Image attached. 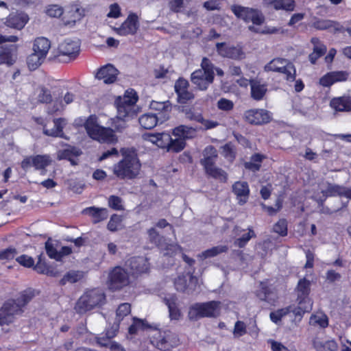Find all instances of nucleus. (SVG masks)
Listing matches in <instances>:
<instances>
[{"mask_svg": "<svg viewBox=\"0 0 351 351\" xmlns=\"http://www.w3.org/2000/svg\"><path fill=\"white\" fill-rule=\"evenodd\" d=\"M46 13L51 17L58 18L62 15L63 9L58 5H51L47 8Z\"/></svg>", "mask_w": 351, "mask_h": 351, "instance_id": "obj_62", "label": "nucleus"}, {"mask_svg": "<svg viewBox=\"0 0 351 351\" xmlns=\"http://www.w3.org/2000/svg\"><path fill=\"white\" fill-rule=\"evenodd\" d=\"M178 97V102L182 104H186L188 101L195 98L194 94L189 90H182L176 93Z\"/></svg>", "mask_w": 351, "mask_h": 351, "instance_id": "obj_58", "label": "nucleus"}, {"mask_svg": "<svg viewBox=\"0 0 351 351\" xmlns=\"http://www.w3.org/2000/svg\"><path fill=\"white\" fill-rule=\"evenodd\" d=\"M297 291V301L299 306H312L309 294L311 293V282L305 278L299 280L295 288Z\"/></svg>", "mask_w": 351, "mask_h": 351, "instance_id": "obj_15", "label": "nucleus"}, {"mask_svg": "<svg viewBox=\"0 0 351 351\" xmlns=\"http://www.w3.org/2000/svg\"><path fill=\"white\" fill-rule=\"evenodd\" d=\"M131 304L130 303H122L119 305L116 311V319L121 322L125 317L130 314Z\"/></svg>", "mask_w": 351, "mask_h": 351, "instance_id": "obj_49", "label": "nucleus"}, {"mask_svg": "<svg viewBox=\"0 0 351 351\" xmlns=\"http://www.w3.org/2000/svg\"><path fill=\"white\" fill-rule=\"evenodd\" d=\"M266 158V156L263 154L255 153L251 156L250 161L244 162V167L253 172L258 171L261 168L263 161Z\"/></svg>", "mask_w": 351, "mask_h": 351, "instance_id": "obj_34", "label": "nucleus"}, {"mask_svg": "<svg viewBox=\"0 0 351 351\" xmlns=\"http://www.w3.org/2000/svg\"><path fill=\"white\" fill-rule=\"evenodd\" d=\"M46 57H43L41 54L34 51L27 58V64L29 70L34 71L38 68L43 62Z\"/></svg>", "mask_w": 351, "mask_h": 351, "instance_id": "obj_43", "label": "nucleus"}, {"mask_svg": "<svg viewBox=\"0 0 351 351\" xmlns=\"http://www.w3.org/2000/svg\"><path fill=\"white\" fill-rule=\"evenodd\" d=\"M221 308L219 301L212 300L206 302H197L189 307L188 317L190 320L196 321L203 317H216Z\"/></svg>", "mask_w": 351, "mask_h": 351, "instance_id": "obj_7", "label": "nucleus"}, {"mask_svg": "<svg viewBox=\"0 0 351 351\" xmlns=\"http://www.w3.org/2000/svg\"><path fill=\"white\" fill-rule=\"evenodd\" d=\"M112 125L114 129L99 125L95 115H90L84 123V128L88 136L99 143H113L117 141L115 132H121L125 126L112 122Z\"/></svg>", "mask_w": 351, "mask_h": 351, "instance_id": "obj_2", "label": "nucleus"}, {"mask_svg": "<svg viewBox=\"0 0 351 351\" xmlns=\"http://www.w3.org/2000/svg\"><path fill=\"white\" fill-rule=\"evenodd\" d=\"M132 276H138L149 271L148 260L143 256H133L126 262Z\"/></svg>", "mask_w": 351, "mask_h": 351, "instance_id": "obj_16", "label": "nucleus"}, {"mask_svg": "<svg viewBox=\"0 0 351 351\" xmlns=\"http://www.w3.org/2000/svg\"><path fill=\"white\" fill-rule=\"evenodd\" d=\"M201 69H196L191 75V82L199 90H206L215 79V66L212 61L204 57L201 62Z\"/></svg>", "mask_w": 351, "mask_h": 351, "instance_id": "obj_5", "label": "nucleus"}, {"mask_svg": "<svg viewBox=\"0 0 351 351\" xmlns=\"http://www.w3.org/2000/svg\"><path fill=\"white\" fill-rule=\"evenodd\" d=\"M244 119L250 125H263L271 121L272 114L263 108L250 109L245 112Z\"/></svg>", "mask_w": 351, "mask_h": 351, "instance_id": "obj_13", "label": "nucleus"}, {"mask_svg": "<svg viewBox=\"0 0 351 351\" xmlns=\"http://www.w3.org/2000/svg\"><path fill=\"white\" fill-rule=\"evenodd\" d=\"M182 111L184 113L187 119L197 123L202 122L203 114L200 112H197L193 108L183 107Z\"/></svg>", "mask_w": 351, "mask_h": 351, "instance_id": "obj_46", "label": "nucleus"}, {"mask_svg": "<svg viewBox=\"0 0 351 351\" xmlns=\"http://www.w3.org/2000/svg\"><path fill=\"white\" fill-rule=\"evenodd\" d=\"M248 232L234 241V245L240 248L244 247L252 238L256 237V234L252 227L247 228Z\"/></svg>", "mask_w": 351, "mask_h": 351, "instance_id": "obj_48", "label": "nucleus"}, {"mask_svg": "<svg viewBox=\"0 0 351 351\" xmlns=\"http://www.w3.org/2000/svg\"><path fill=\"white\" fill-rule=\"evenodd\" d=\"M311 41L314 45V47L313 52L308 56V59L311 63L314 64L319 58L326 53L327 48L325 45L320 43L317 38H312Z\"/></svg>", "mask_w": 351, "mask_h": 351, "instance_id": "obj_31", "label": "nucleus"}, {"mask_svg": "<svg viewBox=\"0 0 351 351\" xmlns=\"http://www.w3.org/2000/svg\"><path fill=\"white\" fill-rule=\"evenodd\" d=\"M178 298L175 295L164 298V302L169 309V317L171 320H179L182 316L181 311L178 307Z\"/></svg>", "mask_w": 351, "mask_h": 351, "instance_id": "obj_30", "label": "nucleus"}, {"mask_svg": "<svg viewBox=\"0 0 351 351\" xmlns=\"http://www.w3.org/2000/svg\"><path fill=\"white\" fill-rule=\"evenodd\" d=\"M122 218L121 215L117 214H112L110 219L107 224V228L110 232H116L119 229V226L121 225Z\"/></svg>", "mask_w": 351, "mask_h": 351, "instance_id": "obj_52", "label": "nucleus"}, {"mask_svg": "<svg viewBox=\"0 0 351 351\" xmlns=\"http://www.w3.org/2000/svg\"><path fill=\"white\" fill-rule=\"evenodd\" d=\"M282 317H285L290 313H293L295 317L302 316L306 312L311 311L310 306H295L294 305H289L285 308H279L277 310Z\"/></svg>", "mask_w": 351, "mask_h": 351, "instance_id": "obj_38", "label": "nucleus"}, {"mask_svg": "<svg viewBox=\"0 0 351 351\" xmlns=\"http://www.w3.org/2000/svg\"><path fill=\"white\" fill-rule=\"evenodd\" d=\"M250 86L251 97L255 101L263 100L267 92V84L258 79H250Z\"/></svg>", "mask_w": 351, "mask_h": 351, "instance_id": "obj_24", "label": "nucleus"}, {"mask_svg": "<svg viewBox=\"0 0 351 351\" xmlns=\"http://www.w3.org/2000/svg\"><path fill=\"white\" fill-rule=\"evenodd\" d=\"M18 48L16 44L2 45L0 47V64L13 65L17 59Z\"/></svg>", "mask_w": 351, "mask_h": 351, "instance_id": "obj_17", "label": "nucleus"}, {"mask_svg": "<svg viewBox=\"0 0 351 351\" xmlns=\"http://www.w3.org/2000/svg\"><path fill=\"white\" fill-rule=\"evenodd\" d=\"M232 189L239 205H243L247 202L250 191L247 182L237 181L232 184Z\"/></svg>", "mask_w": 351, "mask_h": 351, "instance_id": "obj_22", "label": "nucleus"}, {"mask_svg": "<svg viewBox=\"0 0 351 351\" xmlns=\"http://www.w3.org/2000/svg\"><path fill=\"white\" fill-rule=\"evenodd\" d=\"M49 265L46 263L43 258V254H40L38 256V261L36 265H34V269L40 274H44L49 267Z\"/></svg>", "mask_w": 351, "mask_h": 351, "instance_id": "obj_55", "label": "nucleus"}, {"mask_svg": "<svg viewBox=\"0 0 351 351\" xmlns=\"http://www.w3.org/2000/svg\"><path fill=\"white\" fill-rule=\"evenodd\" d=\"M264 69L267 72L272 71L283 74L284 78L287 82L295 81V67L292 62L285 58H274L265 66Z\"/></svg>", "mask_w": 351, "mask_h": 351, "instance_id": "obj_8", "label": "nucleus"}, {"mask_svg": "<svg viewBox=\"0 0 351 351\" xmlns=\"http://www.w3.org/2000/svg\"><path fill=\"white\" fill-rule=\"evenodd\" d=\"M130 284L128 272L121 266H115L110 270L107 285L112 291H119Z\"/></svg>", "mask_w": 351, "mask_h": 351, "instance_id": "obj_9", "label": "nucleus"}, {"mask_svg": "<svg viewBox=\"0 0 351 351\" xmlns=\"http://www.w3.org/2000/svg\"><path fill=\"white\" fill-rule=\"evenodd\" d=\"M217 156V151L213 145H208L205 147L204 150V158L200 161L205 171L215 166Z\"/></svg>", "mask_w": 351, "mask_h": 351, "instance_id": "obj_26", "label": "nucleus"}, {"mask_svg": "<svg viewBox=\"0 0 351 351\" xmlns=\"http://www.w3.org/2000/svg\"><path fill=\"white\" fill-rule=\"evenodd\" d=\"M221 154L225 158L230 162H233L236 158L235 147L231 142H228L223 145L221 147Z\"/></svg>", "mask_w": 351, "mask_h": 351, "instance_id": "obj_47", "label": "nucleus"}, {"mask_svg": "<svg viewBox=\"0 0 351 351\" xmlns=\"http://www.w3.org/2000/svg\"><path fill=\"white\" fill-rule=\"evenodd\" d=\"M231 10L237 18L246 23L252 22L254 25H261L265 22L264 15L258 9L233 5Z\"/></svg>", "mask_w": 351, "mask_h": 351, "instance_id": "obj_10", "label": "nucleus"}, {"mask_svg": "<svg viewBox=\"0 0 351 351\" xmlns=\"http://www.w3.org/2000/svg\"><path fill=\"white\" fill-rule=\"evenodd\" d=\"M138 123L143 129L152 130L160 123V119L157 117V114L145 113L139 117Z\"/></svg>", "mask_w": 351, "mask_h": 351, "instance_id": "obj_33", "label": "nucleus"}, {"mask_svg": "<svg viewBox=\"0 0 351 351\" xmlns=\"http://www.w3.org/2000/svg\"><path fill=\"white\" fill-rule=\"evenodd\" d=\"M17 253L16 249L10 246L0 251L1 260L11 261L14 258Z\"/></svg>", "mask_w": 351, "mask_h": 351, "instance_id": "obj_56", "label": "nucleus"}, {"mask_svg": "<svg viewBox=\"0 0 351 351\" xmlns=\"http://www.w3.org/2000/svg\"><path fill=\"white\" fill-rule=\"evenodd\" d=\"M149 241L152 243L155 244L158 246L161 242L162 237L160 236L159 233L156 231V230L154 228H151L147 230Z\"/></svg>", "mask_w": 351, "mask_h": 351, "instance_id": "obj_64", "label": "nucleus"}, {"mask_svg": "<svg viewBox=\"0 0 351 351\" xmlns=\"http://www.w3.org/2000/svg\"><path fill=\"white\" fill-rule=\"evenodd\" d=\"M52 162V160L49 155L38 154L33 156H27L21 161V167L23 170L28 169L33 166L35 169L41 171L40 174L45 175L46 168Z\"/></svg>", "mask_w": 351, "mask_h": 351, "instance_id": "obj_12", "label": "nucleus"}, {"mask_svg": "<svg viewBox=\"0 0 351 351\" xmlns=\"http://www.w3.org/2000/svg\"><path fill=\"white\" fill-rule=\"evenodd\" d=\"M38 99L42 104H50L52 101V95L50 90L44 86L41 87Z\"/></svg>", "mask_w": 351, "mask_h": 351, "instance_id": "obj_57", "label": "nucleus"}, {"mask_svg": "<svg viewBox=\"0 0 351 351\" xmlns=\"http://www.w3.org/2000/svg\"><path fill=\"white\" fill-rule=\"evenodd\" d=\"M58 50V56H66L69 60H71L79 55L80 45L77 41L65 40L59 45Z\"/></svg>", "mask_w": 351, "mask_h": 351, "instance_id": "obj_19", "label": "nucleus"}, {"mask_svg": "<svg viewBox=\"0 0 351 351\" xmlns=\"http://www.w3.org/2000/svg\"><path fill=\"white\" fill-rule=\"evenodd\" d=\"M172 134L176 137L183 138L185 141L186 139L193 138L195 136L196 130L193 127L180 125L173 130Z\"/></svg>", "mask_w": 351, "mask_h": 351, "instance_id": "obj_35", "label": "nucleus"}, {"mask_svg": "<svg viewBox=\"0 0 351 351\" xmlns=\"http://www.w3.org/2000/svg\"><path fill=\"white\" fill-rule=\"evenodd\" d=\"M267 6H271L276 10L293 11L295 7L294 0H263Z\"/></svg>", "mask_w": 351, "mask_h": 351, "instance_id": "obj_28", "label": "nucleus"}, {"mask_svg": "<svg viewBox=\"0 0 351 351\" xmlns=\"http://www.w3.org/2000/svg\"><path fill=\"white\" fill-rule=\"evenodd\" d=\"M273 230L281 237H285L288 233L287 221L285 219H280L273 227Z\"/></svg>", "mask_w": 351, "mask_h": 351, "instance_id": "obj_51", "label": "nucleus"}, {"mask_svg": "<svg viewBox=\"0 0 351 351\" xmlns=\"http://www.w3.org/2000/svg\"><path fill=\"white\" fill-rule=\"evenodd\" d=\"M150 108L156 112L153 114H157V117L160 119L161 124L169 119L172 105L169 100L162 102L152 101L150 104Z\"/></svg>", "mask_w": 351, "mask_h": 351, "instance_id": "obj_21", "label": "nucleus"}, {"mask_svg": "<svg viewBox=\"0 0 351 351\" xmlns=\"http://www.w3.org/2000/svg\"><path fill=\"white\" fill-rule=\"evenodd\" d=\"M29 21V16L25 13H11L6 18L5 25L11 28L22 29Z\"/></svg>", "mask_w": 351, "mask_h": 351, "instance_id": "obj_25", "label": "nucleus"}, {"mask_svg": "<svg viewBox=\"0 0 351 351\" xmlns=\"http://www.w3.org/2000/svg\"><path fill=\"white\" fill-rule=\"evenodd\" d=\"M23 312L24 310H21L14 299L6 300L0 308V326H9Z\"/></svg>", "mask_w": 351, "mask_h": 351, "instance_id": "obj_11", "label": "nucleus"}, {"mask_svg": "<svg viewBox=\"0 0 351 351\" xmlns=\"http://www.w3.org/2000/svg\"><path fill=\"white\" fill-rule=\"evenodd\" d=\"M82 213L88 215L94 224L99 223L108 217V210L106 208H99L95 206L85 208Z\"/></svg>", "mask_w": 351, "mask_h": 351, "instance_id": "obj_23", "label": "nucleus"}, {"mask_svg": "<svg viewBox=\"0 0 351 351\" xmlns=\"http://www.w3.org/2000/svg\"><path fill=\"white\" fill-rule=\"evenodd\" d=\"M119 73V71L114 66L107 64L97 70L95 77L106 84H110L117 81Z\"/></svg>", "mask_w": 351, "mask_h": 351, "instance_id": "obj_18", "label": "nucleus"}, {"mask_svg": "<svg viewBox=\"0 0 351 351\" xmlns=\"http://www.w3.org/2000/svg\"><path fill=\"white\" fill-rule=\"evenodd\" d=\"M313 346L317 351H337L338 349L337 343L334 339L325 341L314 340Z\"/></svg>", "mask_w": 351, "mask_h": 351, "instance_id": "obj_40", "label": "nucleus"}, {"mask_svg": "<svg viewBox=\"0 0 351 351\" xmlns=\"http://www.w3.org/2000/svg\"><path fill=\"white\" fill-rule=\"evenodd\" d=\"M330 106L337 112L351 111V98L350 97H335L331 99Z\"/></svg>", "mask_w": 351, "mask_h": 351, "instance_id": "obj_29", "label": "nucleus"}, {"mask_svg": "<svg viewBox=\"0 0 351 351\" xmlns=\"http://www.w3.org/2000/svg\"><path fill=\"white\" fill-rule=\"evenodd\" d=\"M34 121L43 126V134L47 136L51 137H60L65 138L64 133L63 132V129L66 125V119L64 118H55L53 119V122L54 123V128L52 129H48L47 128V120L44 119L43 117H35Z\"/></svg>", "mask_w": 351, "mask_h": 351, "instance_id": "obj_14", "label": "nucleus"}, {"mask_svg": "<svg viewBox=\"0 0 351 351\" xmlns=\"http://www.w3.org/2000/svg\"><path fill=\"white\" fill-rule=\"evenodd\" d=\"M138 100V95L134 89L127 90L123 97H118L115 100L117 114L114 119H112V123L117 124L120 121L124 122L136 117L138 114L136 106Z\"/></svg>", "mask_w": 351, "mask_h": 351, "instance_id": "obj_3", "label": "nucleus"}, {"mask_svg": "<svg viewBox=\"0 0 351 351\" xmlns=\"http://www.w3.org/2000/svg\"><path fill=\"white\" fill-rule=\"evenodd\" d=\"M106 295L101 290H87L76 301L74 310L77 314L84 315L96 308L101 307L106 303Z\"/></svg>", "mask_w": 351, "mask_h": 351, "instance_id": "obj_4", "label": "nucleus"}, {"mask_svg": "<svg viewBox=\"0 0 351 351\" xmlns=\"http://www.w3.org/2000/svg\"><path fill=\"white\" fill-rule=\"evenodd\" d=\"M228 250V247L227 245H217L204 250L201 254H198V257L204 260L208 258L216 256L221 253H226Z\"/></svg>", "mask_w": 351, "mask_h": 351, "instance_id": "obj_42", "label": "nucleus"}, {"mask_svg": "<svg viewBox=\"0 0 351 351\" xmlns=\"http://www.w3.org/2000/svg\"><path fill=\"white\" fill-rule=\"evenodd\" d=\"M247 332L246 325L242 321H237L234 324L233 330L234 336L239 337L244 335Z\"/></svg>", "mask_w": 351, "mask_h": 351, "instance_id": "obj_63", "label": "nucleus"}, {"mask_svg": "<svg viewBox=\"0 0 351 351\" xmlns=\"http://www.w3.org/2000/svg\"><path fill=\"white\" fill-rule=\"evenodd\" d=\"M16 261L26 268L33 267L34 265V260L32 257L26 254H22L16 258Z\"/></svg>", "mask_w": 351, "mask_h": 351, "instance_id": "obj_60", "label": "nucleus"}, {"mask_svg": "<svg viewBox=\"0 0 351 351\" xmlns=\"http://www.w3.org/2000/svg\"><path fill=\"white\" fill-rule=\"evenodd\" d=\"M244 55L241 48H239L234 46H230L228 48V51L225 53V58L231 59H241Z\"/></svg>", "mask_w": 351, "mask_h": 351, "instance_id": "obj_53", "label": "nucleus"}, {"mask_svg": "<svg viewBox=\"0 0 351 351\" xmlns=\"http://www.w3.org/2000/svg\"><path fill=\"white\" fill-rule=\"evenodd\" d=\"M108 206L114 210H123V199L115 195H111L108 198Z\"/></svg>", "mask_w": 351, "mask_h": 351, "instance_id": "obj_50", "label": "nucleus"}, {"mask_svg": "<svg viewBox=\"0 0 351 351\" xmlns=\"http://www.w3.org/2000/svg\"><path fill=\"white\" fill-rule=\"evenodd\" d=\"M122 160L113 166V174L120 180H133L139 173L141 162L134 149H122Z\"/></svg>", "mask_w": 351, "mask_h": 351, "instance_id": "obj_1", "label": "nucleus"}, {"mask_svg": "<svg viewBox=\"0 0 351 351\" xmlns=\"http://www.w3.org/2000/svg\"><path fill=\"white\" fill-rule=\"evenodd\" d=\"M260 289L256 293V296L262 301H267L268 296L271 293V289L269 285L261 282L260 284Z\"/></svg>", "mask_w": 351, "mask_h": 351, "instance_id": "obj_54", "label": "nucleus"}, {"mask_svg": "<svg viewBox=\"0 0 351 351\" xmlns=\"http://www.w3.org/2000/svg\"><path fill=\"white\" fill-rule=\"evenodd\" d=\"M138 29V16L135 13H130L126 20L117 29V32L120 36L134 35Z\"/></svg>", "mask_w": 351, "mask_h": 351, "instance_id": "obj_20", "label": "nucleus"}, {"mask_svg": "<svg viewBox=\"0 0 351 351\" xmlns=\"http://www.w3.org/2000/svg\"><path fill=\"white\" fill-rule=\"evenodd\" d=\"M82 278V275L79 271H69L60 280L59 285H65L66 283H75Z\"/></svg>", "mask_w": 351, "mask_h": 351, "instance_id": "obj_45", "label": "nucleus"}, {"mask_svg": "<svg viewBox=\"0 0 351 351\" xmlns=\"http://www.w3.org/2000/svg\"><path fill=\"white\" fill-rule=\"evenodd\" d=\"M149 339L151 344L160 351H169L180 343L178 335L170 329H156Z\"/></svg>", "mask_w": 351, "mask_h": 351, "instance_id": "obj_6", "label": "nucleus"}, {"mask_svg": "<svg viewBox=\"0 0 351 351\" xmlns=\"http://www.w3.org/2000/svg\"><path fill=\"white\" fill-rule=\"evenodd\" d=\"M51 47V42L45 37H39L35 39L33 45V51L46 57Z\"/></svg>", "mask_w": 351, "mask_h": 351, "instance_id": "obj_37", "label": "nucleus"}, {"mask_svg": "<svg viewBox=\"0 0 351 351\" xmlns=\"http://www.w3.org/2000/svg\"><path fill=\"white\" fill-rule=\"evenodd\" d=\"M313 25L316 29L319 30L333 28L335 32H344V27L339 22L328 19H319L314 22Z\"/></svg>", "mask_w": 351, "mask_h": 351, "instance_id": "obj_32", "label": "nucleus"}, {"mask_svg": "<svg viewBox=\"0 0 351 351\" xmlns=\"http://www.w3.org/2000/svg\"><path fill=\"white\" fill-rule=\"evenodd\" d=\"M348 189L349 188L344 186L328 183L326 189L325 190H322L321 193L324 197V199L329 197L337 196L347 197Z\"/></svg>", "mask_w": 351, "mask_h": 351, "instance_id": "obj_27", "label": "nucleus"}, {"mask_svg": "<svg viewBox=\"0 0 351 351\" xmlns=\"http://www.w3.org/2000/svg\"><path fill=\"white\" fill-rule=\"evenodd\" d=\"M162 137L169 141L166 146L168 152L178 153L183 150L186 146V142L183 138L177 137V138L173 139L169 134H162Z\"/></svg>", "mask_w": 351, "mask_h": 351, "instance_id": "obj_36", "label": "nucleus"}, {"mask_svg": "<svg viewBox=\"0 0 351 351\" xmlns=\"http://www.w3.org/2000/svg\"><path fill=\"white\" fill-rule=\"evenodd\" d=\"M149 327L146 320L134 317L132 323L128 328V333L131 335H136L140 330L143 331Z\"/></svg>", "mask_w": 351, "mask_h": 351, "instance_id": "obj_41", "label": "nucleus"}, {"mask_svg": "<svg viewBox=\"0 0 351 351\" xmlns=\"http://www.w3.org/2000/svg\"><path fill=\"white\" fill-rule=\"evenodd\" d=\"M205 172L210 177L215 180H218L221 182L225 183L228 180L227 173L224 170L215 166L213 167L212 168H209Z\"/></svg>", "mask_w": 351, "mask_h": 351, "instance_id": "obj_44", "label": "nucleus"}, {"mask_svg": "<svg viewBox=\"0 0 351 351\" xmlns=\"http://www.w3.org/2000/svg\"><path fill=\"white\" fill-rule=\"evenodd\" d=\"M35 296V291L32 289H27L21 291L19 295L16 300V304L18 305L21 310H23V308L34 298Z\"/></svg>", "mask_w": 351, "mask_h": 351, "instance_id": "obj_39", "label": "nucleus"}, {"mask_svg": "<svg viewBox=\"0 0 351 351\" xmlns=\"http://www.w3.org/2000/svg\"><path fill=\"white\" fill-rule=\"evenodd\" d=\"M189 81L182 77H180L175 82L174 90L176 93H178L182 90H189Z\"/></svg>", "mask_w": 351, "mask_h": 351, "instance_id": "obj_61", "label": "nucleus"}, {"mask_svg": "<svg viewBox=\"0 0 351 351\" xmlns=\"http://www.w3.org/2000/svg\"><path fill=\"white\" fill-rule=\"evenodd\" d=\"M45 248L47 256L50 258L57 261L58 250L54 247L51 238L48 239V240L45 242Z\"/></svg>", "mask_w": 351, "mask_h": 351, "instance_id": "obj_59", "label": "nucleus"}]
</instances>
